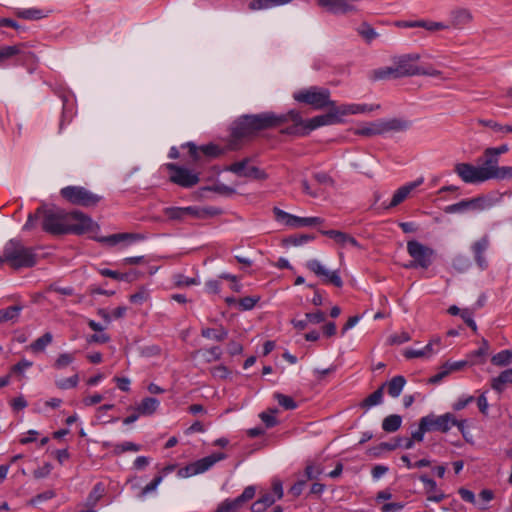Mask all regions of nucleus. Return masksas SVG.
I'll return each instance as SVG.
<instances>
[{"mask_svg":"<svg viewBox=\"0 0 512 512\" xmlns=\"http://www.w3.org/2000/svg\"><path fill=\"white\" fill-rule=\"evenodd\" d=\"M289 117L299 121L295 113L276 114L274 112H263L242 115L233 122L231 135L234 139L251 138L262 130L276 128L287 123Z\"/></svg>","mask_w":512,"mask_h":512,"instance_id":"nucleus-1","label":"nucleus"},{"mask_svg":"<svg viewBox=\"0 0 512 512\" xmlns=\"http://www.w3.org/2000/svg\"><path fill=\"white\" fill-rule=\"evenodd\" d=\"M329 112L324 115L315 116L309 120H303L300 113L296 110H290L288 113L297 114L299 121L293 118H288L287 122H292L293 125L282 130V133L289 135L305 136L310 131L315 130L321 126L332 125L342 121L337 113L336 106L330 107Z\"/></svg>","mask_w":512,"mask_h":512,"instance_id":"nucleus-2","label":"nucleus"},{"mask_svg":"<svg viewBox=\"0 0 512 512\" xmlns=\"http://www.w3.org/2000/svg\"><path fill=\"white\" fill-rule=\"evenodd\" d=\"M4 259L14 269L33 267L37 257L32 247H26L20 240H9L4 248Z\"/></svg>","mask_w":512,"mask_h":512,"instance_id":"nucleus-3","label":"nucleus"},{"mask_svg":"<svg viewBox=\"0 0 512 512\" xmlns=\"http://www.w3.org/2000/svg\"><path fill=\"white\" fill-rule=\"evenodd\" d=\"M293 97L296 101L308 104L316 110L336 106L335 102L330 99V91L322 87L311 86L302 89L296 92Z\"/></svg>","mask_w":512,"mask_h":512,"instance_id":"nucleus-4","label":"nucleus"},{"mask_svg":"<svg viewBox=\"0 0 512 512\" xmlns=\"http://www.w3.org/2000/svg\"><path fill=\"white\" fill-rule=\"evenodd\" d=\"M68 212L60 208H45L43 211L42 228L53 235L67 234Z\"/></svg>","mask_w":512,"mask_h":512,"instance_id":"nucleus-5","label":"nucleus"},{"mask_svg":"<svg viewBox=\"0 0 512 512\" xmlns=\"http://www.w3.org/2000/svg\"><path fill=\"white\" fill-rule=\"evenodd\" d=\"M60 195L73 205L92 207L101 200V196L82 186H67L60 190Z\"/></svg>","mask_w":512,"mask_h":512,"instance_id":"nucleus-6","label":"nucleus"},{"mask_svg":"<svg viewBox=\"0 0 512 512\" xmlns=\"http://www.w3.org/2000/svg\"><path fill=\"white\" fill-rule=\"evenodd\" d=\"M407 252L413 258V261L407 265L408 268L427 269L432 264L434 250L416 240L407 242Z\"/></svg>","mask_w":512,"mask_h":512,"instance_id":"nucleus-7","label":"nucleus"},{"mask_svg":"<svg viewBox=\"0 0 512 512\" xmlns=\"http://www.w3.org/2000/svg\"><path fill=\"white\" fill-rule=\"evenodd\" d=\"M165 168L170 171L169 180L183 188H191L200 181L198 173L175 163H166Z\"/></svg>","mask_w":512,"mask_h":512,"instance_id":"nucleus-8","label":"nucleus"},{"mask_svg":"<svg viewBox=\"0 0 512 512\" xmlns=\"http://www.w3.org/2000/svg\"><path fill=\"white\" fill-rule=\"evenodd\" d=\"M492 198L481 196L472 199L462 200L458 203L448 205L444 208L447 214L464 213L466 211H482L489 209L494 205Z\"/></svg>","mask_w":512,"mask_h":512,"instance_id":"nucleus-9","label":"nucleus"},{"mask_svg":"<svg viewBox=\"0 0 512 512\" xmlns=\"http://www.w3.org/2000/svg\"><path fill=\"white\" fill-rule=\"evenodd\" d=\"M225 458L226 454L222 452L214 453L187 465L181 469L179 473L183 477H191L197 474H201L209 470L215 463L224 460Z\"/></svg>","mask_w":512,"mask_h":512,"instance_id":"nucleus-10","label":"nucleus"},{"mask_svg":"<svg viewBox=\"0 0 512 512\" xmlns=\"http://www.w3.org/2000/svg\"><path fill=\"white\" fill-rule=\"evenodd\" d=\"M420 60L418 53H411L400 56L395 61L396 77L420 75V66L416 63Z\"/></svg>","mask_w":512,"mask_h":512,"instance_id":"nucleus-11","label":"nucleus"},{"mask_svg":"<svg viewBox=\"0 0 512 512\" xmlns=\"http://www.w3.org/2000/svg\"><path fill=\"white\" fill-rule=\"evenodd\" d=\"M454 172L465 183L476 184L488 180L480 166L477 167L470 163H457Z\"/></svg>","mask_w":512,"mask_h":512,"instance_id":"nucleus-12","label":"nucleus"},{"mask_svg":"<svg viewBox=\"0 0 512 512\" xmlns=\"http://www.w3.org/2000/svg\"><path fill=\"white\" fill-rule=\"evenodd\" d=\"M249 162L250 158H244L241 161L231 164L229 167H227V170L240 177H248L256 180L267 179L268 176L265 171L259 169L256 166H248Z\"/></svg>","mask_w":512,"mask_h":512,"instance_id":"nucleus-13","label":"nucleus"},{"mask_svg":"<svg viewBox=\"0 0 512 512\" xmlns=\"http://www.w3.org/2000/svg\"><path fill=\"white\" fill-rule=\"evenodd\" d=\"M306 267L315 275L320 277L324 283L333 284L336 287H342L343 281L338 271H329L319 260L311 259L306 263Z\"/></svg>","mask_w":512,"mask_h":512,"instance_id":"nucleus-14","label":"nucleus"},{"mask_svg":"<svg viewBox=\"0 0 512 512\" xmlns=\"http://www.w3.org/2000/svg\"><path fill=\"white\" fill-rule=\"evenodd\" d=\"M92 219L80 211H72L68 213L67 218V234H83L92 228Z\"/></svg>","mask_w":512,"mask_h":512,"instance_id":"nucleus-15","label":"nucleus"},{"mask_svg":"<svg viewBox=\"0 0 512 512\" xmlns=\"http://www.w3.org/2000/svg\"><path fill=\"white\" fill-rule=\"evenodd\" d=\"M422 418L426 420L429 431H439L442 433H447L453 426V423H455V415L452 413H445L440 416L429 414Z\"/></svg>","mask_w":512,"mask_h":512,"instance_id":"nucleus-16","label":"nucleus"},{"mask_svg":"<svg viewBox=\"0 0 512 512\" xmlns=\"http://www.w3.org/2000/svg\"><path fill=\"white\" fill-rule=\"evenodd\" d=\"M489 247L490 237L487 234L483 235L480 239L471 245V251L473 253L474 260L481 270H486L488 268V261L485 257V252Z\"/></svg>","mask_w":512,"mask_h":512,"instance_id":"nucleus-17","label":"nucleus"},{"mask_svg":"<svg viewBox=\"0 0 512 512\" xmlns=\"http://www.w3.org/2000/svg\"><path fill=\"white\" fill-rule=\"evenodd\" d=\"M473 15L467 8L457 7L449 12L448 28L463 29L466 25L471 23Z\"/></svg>","mask_w":512,"mask_h":512,"instance_id":"nucleus-18","label":"nucleus"},{"mask_svg":"<svg viewBox=\"0 0 512 512\" xmlns=\"http://www.w3.org/2000/svg\"><path fill=\"white\" fill-rule=\"evenodd\" d=\"M183 147H187L189 149V154L194 161H198L200 159V153L212 158H216L223 153V150L215 144H207L197 147L194 143L188 142L183 145Z\"/></svg>","mask_w":512,"mask_h":512,"instance_id":"nucleus-19","label":"nucleus"},{"mask_svg":"<svg viewBox=\"0 0 512 512\" xmlns=\"http://www.w3.org/2000/svg\"><path fill=\"white\" fill-rule=\"evenodd\" d=\"M422 183H423V179L420 178L414 182L406 184V185L400 187L399 189H397L392 197L390 204L387 206V208H392V207L399 205L401 202H403L407 198V196L411 193L412 190H414L416 187H418Z\"/></svg>","mask_w":512,"mask_h":512,"instance_id":"nucleus-20","label":"nucleus"},{"mask_svg":"<svg viewBox=\"0 0 512 512\" xmlns=\"http://www.w3.org/2000/svg\"><path fill=\"white\" fill-rule=\"evenodd\" d=\"M419 479L425 486L426 493L428 494L427 499L429 501L441 502L445 498V495L437 489V484L433 479L426 475H421Z\"/></svg>","mask_w":512,"mask_h":512,"instance_id":"nucleus-21","label":"nucleus"},{"mask_svg":"<svg viewBox=\"0 0 512 512\" xmlns=\"http://www.w3.org/2000/svg\"><path fill=\"white\" fill-rule=\"evenodd\" d=\"M339 118L345 115L368 113L374 110L373 106L367 104H345L336 106Z\"/></svg>","mask_w":512,"mask_h":512,"instance_id":"nucleus-22","label":"nucleus"},{"mask_svg":"<svg viewBox=\"0 0 512 512\" xmlns=\"http://www.w3.org/2000/svg\"><path fill=\"white\" fill-rule=\"evenodd\" d=\"M383 134L395 131H405L410 127V122L401 118L380 119Z\"/></svg>","mask_w":512,"mask_h":512,"instance_id":"nucleus-23","label":"nucleus"},{"mask_svg":"<svg viewBox=\"0 0 512 512\" xmlns=\"http://www.w3.org/2000/svg\"><path fill=\"white\" fill-rule=\"evenodd\" d=\"M498 157L499 156H496V154H494V153L490 154L489 148L485 149V151H484L485 160L483 162V165L480 167H481L482 171H484V174L488 180L492 179L494 177L492 175L500 167V166H498V162H499Z\"/></svg>","mask_w":512,"mask_h":512,"instance_id":"nucleus-24","label":"nucleus"},{"mask_svg":"<svg viewBox=\"0 0 512 512\" xmlns=\"http://www.w3.org/2000/svg\"><path fill=\"white\" fill-rule=\"evenodd\" d=\"M354 134L358 136L372 137L376 135H382V125L381 120L378 119L376 121L367 123L361 127H358L354 130Z\"/></svg>","mask_w":512,"mask_h":512,"instance_id":"nucleus-25","label":"nucleus"},{"mask_svg":"<svg viewBox=\"0 0 512 512\" xmlns=\"http://www.w3.org/2000/svg\"><path fill=\"white\" fill-rule=\"evenodd\" d=\"M406 384V379L402 375L394 376L390 381L384 383V387H387V393L393 397L397 398L400 396L404 386Z\"/></svg>","mask_w":512,"mask_h":512,"instance_id":"nucleus-26","label":"nucleus"},{"mask_svg":"<svg viewBox=\"0 0 512 512\" xmlns=\"http://www.w3.org/2000/svg\"><path fill=\"white\" fill-rule=\"evenodd\" d=\"M160 405L158 399L153 397L144 398L141 403L137 406L136 410L139 414L148 416L156 412Z\"/></svg>","mask_w":512,"mask_h":512,"instance_id":"nucleus-27","label":"nucleus"},{"mask_svg":"<svg viewBox=\"0 0 512 512\" xmlns=\"http://www.w3.org/2000/svg\"><path fill=\"white\" fill-rule=\"evenodd\" d=\"M512 384V368L501 372L491 380V387L497 392H502L506 384Z\"/></svg>","mask_w":512,"mask_h":512,"instance_id":"nucleus-28","label":"nucleus"},{"mask_svg":"<svg viewBox=\"0 0 512 512\" xmlns=\"http://www.w3.org/2000/svg\"><path fill=\"white\" fill-rule=\"evenodd\" d=\"M23 306L13 305L0 310V323L16 322L20 316Z\"/></svg>","mask_w":512,"mask_h":512,"instance_id":"nucleus-29","label":"nucleus"},{"mask_svg":"<svg viewBox=\"0 0 512 512\" xmlns=\"http://www.w3.org/2000/svg\"><path fill=\"white\" fill-rule=\"evenodd\" d=\"M201 336L206 339H213L215 341L222 342L227 338L228 330L223 326H220L217 329L206 327L201 330Z\"/></svg>","mask_w":512,"mask_h":512,"instance_id":"nucleus-30","label":"nucleus"},{"mask_svg":"<svg viewBox=\"0 0 512 512\" xmlns=\"http://www.w3.org/2000/svg\"><path fill=\"white\" fill-rule=\"evenodd\" d=\"M53 341V335L50 332H46L41 337L37 338L35 341H33L29 346L28 349H30L33 353H40L44 352L46 347L50 345Z\"/></svg>","mask_w":512,"mask_h":512,"instance_id":"nucleus-31","label":"nucleus"},{"mask_svg":"<svg viewBox=\"0 0 512 512\" xmlns=\"http://www.w3.org/2000/svg\"><path fill=\"white\" fill-rule=\"evenodd\" d=\"M292 0H252L249 3L250 10H263L275 6L285 5Z\"/></svg>","mask_w":512,"mask_h":512,"instance_id":"nucleus-32","label":"nucleus"},{"mask_svg":"<svg viewBox=\"0 0 512 512\" xmlns=\"http://www.w3.org/2000/svg\"><path fill=\"white\" fill-rule=\"evenodd\" d=\"M323 222L324 219L320 217H298L294 215L290 227L299 228L307 226H316L322 224Z\"/></svg>","mask_w":512,"mask_h":512,"instance_id":"nucleus-33","label":"nucleus"},{"mask_svg":"<svg viewBox=\"0 0 512 512\" xmlns=\"http://www.w3.org/2000/svg\"><path fill=\"white\" fill-rule=\"evenodd\" d=\"M105 494V486L102 483H96L87 497L86 505L88 509H94V506Z\"/></svg>","mask_w":512,"mask_h":512,"instance_id":"nucleus-34","label":"nucleus"},{"mask_svg":"<svg viewBox=\"0 0 512 512\" xmlns=\"http://www.w3.org/2000/svg\"><path fill=\"white\" fill-rule=\"evenodd\" d=\"M489 343L487 340L483 339L482 342H481V345L480 347L471 352L469 354V358L471 359V363L472 364H478V363H483L485 361V358L489 352Z\"/></svg>","mask_w":512,"mask_h":512,"instance_id":"nucleus-35","label":"nucleus"},{"mask_svg":"<svg viewBox=\"0 0 512 512\" xmlns=\"http://www.w3.org/2000/svg\"><path fill=\"white\" fill-rule=\"evenodd\" d=\"M195 355L201 356L206 363L217 361L221 358L222 351L220 347L214 346L209 349H201L195 352Z\"/></svg>","mask_w":512,"mask_h":512,"instance_id":"nucleus-36","label":"nucleus"},{"mask_svg":"<svg viewBox=\"0 0 512 512\" xmlns=\"http://www.w3.org/2000/svg\"><path fill=\"white\" fill-rule=\"evenodd\" d=\"M402 423V417L397 414H392L384 418L382 422V429L385 432H395L397 431Z\"/></svg>","mask_w":512,"mask_h":512,"instance_id":"nucleus-37","label":"nucleus"},{"mask_svg":"<svg viewBox=\"0 0 512 512\" xmlns=\"http://www.w3.org/2000/svg\"><path fill=\"white\" fill-rule=\"evenodd\" d=\"M23 48H24L23 44L1 47L0 48V64H2L4 61H6L7 59H9L13 56L21 55Z\"/></svg>","mask_w":512,"mask_h":512,"instance_id":"nucleus-38","label":"nucleus"},{"mask_svg":"<svg viewBox=\"0 0 512 512\" xmlns=\"http://www.w3.org/2000/svg\"><path fill=\"white\" fill-rule=\"evenodd\" d=\"M383 389L384 385H381L376 391H374L372 394L366 397L362 402V406L366 408H371L373 406L381 404L383 400Z\"/></svg>","mask_w":512,"mask_h":512,"instance_id":"nucleus-39","label":"nucleus"},{"mask_svg":"<svg viewBox=\"0 0 512 512\" xmlns=\"http://www.w3.org/2000/svg\"><path fill=\"white\" fill-rule=\"evenodd\" d=\"M495 366H507L512 363V350L506 349L498 352L491 358Z\"/></svg>","mask_w":512,"mask_h":512,"instance_id":"nucleus-40","label":"nucleus"},{"mask_svg":"<svg viewBox=\"0 0 512 512\" xmlns=\"http://www.w3.org/2000/svg\"><path fill=\"white\" fill-rule=\"evenodd\" d=\"M478 123L480 125H483L485 127H489L495 132H501V133H512V126L511 125H501L500 123L491 120V119H479Z\"/></svg>","mask_w":512,"mask_h":512,"instance_id":"nucleus-41","label":"nucleus"},{"mask_svg":"<svg viewBox=\"0 0 512 512\" xmlns=\"http://www.w3.org/2000/svg\"><path fill=\"white\" fill-rule=\"evenodd\" d=\"M357 32L368 43H371L374 39H376L379 36L375 29L372 28L371 25H369L366 22L362 23L357 28Z\"/></svg>","mask_w":512,"mask_h":512,"instance_id":"nucleus-42","label":"nucleus"},{"mask_svg":"<svg viewBox=\"0 0 512 512\" xmlns=\"http://www.w3.org/2000/svg\"><path fill=\"white\" fill-rule=\"evenodd\" d=\"M18 17L26 20H38L44 18L46 15L41 9L29 8L22 9L17 12Z\"/></svg>","mask_w":512,"mask_h":512,"instance_id":"nucleus-43","label":"nucleus"},{"mask_svg":"<svg viewBox=\"0 0 512 512\" xmlns=\"http://www.w3.org/2000/svg\"><path fill=\"white\" fill-rule=\"evenodd\" d=\"M139 239H141V236L137 235V234L118 233V234L110 235L107 238V241L114 245V244H117V243H120L123 241H127V242L131 243V242H134Z\"/></svg>","mask_w":512,"mask_h":512,"instance_id":"nucleus-44","label":"nucleus"},{"mask_svg":"<svg viewBox=\"0 0 512 512\" xmlns=\"http://www.w3.org/2000/svg\"><path fill=\"white\" fill-rule=\"evenodd\" d=\"M173 282L178 288L199 284V280L197 278H190L180 273L173 276Z\"/></svg>","mask_w":512,"mask_h":512,"instance_id":"nucleus-45","label":"nucleus"},{"mask_svg":"<svg viewBox=\"0 0 512 512\" xmlns=\"http://www.w3.org/2000/svg\"><path fill=\"white\" fill-rule=\"evenodd\" d=\"M164 214L170 220H185L184 207H167L164 209Z\"/></svg>","mask_w":512,"mask_h":512,"instance_id":"nucleus-46","label":"nucleus"},{"mask_svg":"<svg viewBox=\"0 0 512 512\" xmlns=\"http://www.w3.org/2000/svg\"><path fill=\"white\" fill-rule=\"evenodd\" d=\"M43 211H44V207L42 206V207H39L35 211V213L29 214L28 219L23 226V230H26V231L32 230L36 226L37 221L41 218L43 219Z\"/></svg>","mask_w":512,"mask_h":512,"instance_id":"nucleus-47","label":"nucleus"},{"mask_svg":"<svg viewBox=\"0 0 512 512\" xmlns=\"http://www.w3.org/2000/svg\"><path fill=\"white\" fill-rule=\"evenodd\" d=\"M337 244L341 247L352 246L355 248H361L359 242L351 235L341 232L339 238L337 239Z\"/></svg>","mask_w":512,"mask_h":512,"instance_id":"nucleus-48","label":"nucleus"},{"mask_svg":"<svg viewBox=\"0 0 512 512\" xmlns=\"http://www.w3.org/2000/svg\"><path fill=\"white\" fill-rule=\"evenodd\" d=\"M373 78L376 80L387 79V78H397L395 66L394 67H384L377 69L373 72Z\"/></svg>","mask_w":512,"mask_h":512,"instance_id":"nucleus-49","label":"nucleus"},{"mask_svg":"<svg viewBox=\"0 0 512 512\" xmlns=\"http://www.w3.org/2000/svg\"><path fill=\"white\" fill-rule=\"evenodd\" d=\"M75 359V356L73 353H61L55 363H54V367L56 369H63L67 366H69Z\"/></svg>","mask_w":512,"mask_h":512,"instance_id":"nucleus-50","label":"nucleus"},{"mask_svg":"<svg viewBox=\"0 0 512 512\" xmlns=\"http://www.w3.org/2000/svg\"><path fill=\"white\" fill-rule=\"evenodd\" d=\"M141 450V446L130 441H126L114 446V452L117 454L132 451L138 452Z\"/></svg>","mask_w":512,"mask_h":512,"instance_id":"nucleus-51","label":"nucleus"},{"mask_svg":"<svg viewBox=\"0 0 512 512\" xmlns=\"http://www.w3.org/2000/svg\"><path fill=\"white\" fill-rule=\"evenodd\" d=\"M185 219L187 218H204L207 216V212L197 206L184 207Z\"/></svg>","mask_w":512,"mask_h":512,"instance_id":"nucleus-52","label":"nucleus"},{"mask_svg":"<svg viewBox=\"0 0 512 512\" xmlns=\"http://www.w3.org/2000/svg\"><path fill=\"white\" fill-rule=\"evenodd\" d=\"M255 492H256V489L254 486H247L244 491L242 492L241 495H239L238 497H236L234 500L236 501V503L239 505V507L241 508V506L251 500L254 496H255Z\"/></svg>","mask_w":512,"mask_h":512,"instance_id":"nucleus-53","label":"nucleus"},{"mask_svg":"<svg viewBox=\"0 0 512 512\" xmlns=\"http://www.w3.org/2000/svg\"><path fill=\"white\" fill-rule=\"evenodd\" d=\"M240 509L234 499H226L220 503L215 512H237Z\"/></svg>","mask_w":512,"mask_h":512,"instance_id":"nucleus-54","label":"nucleus"},{"mask_svg":"<svg viewBox=\"0 0 512 512\" xmlns=\"http://www.w3.org/2000/svg\"><path fill=\"white\" fill-rule=\"evenodd\" d=\"M78 382H79V377L77 374H75L71 377L63 378V379L56 381V386L60 389L65 390V389H70V388L76 387Z\"/></svg>","mask_w":512,"mask_h":512,"instance_id":"nucleus-55","label":"nucleus"},{"mask_svg":"<svg viewBox=\"0 0 512 512\" xmlns=\"http://www.w3.org/2000/svg\"><path fill=\"white\" fill-rule=\"evenodd\" d=\"M260 300L259 296H246L238 301V305L241 310H251L255 307L257 302Z\"/></svg>","mask_w":512,"mask_h":512,"instance_id":"nucleus-56","label":"nucleus"},{"mask_svg":"<svg viewBox=\"0 0 512 512\" xmlns=\"http://www.w3.org/2000/svg\"><path fill=\"white\" fill-rule=\"evenodd\" d=\"M419 27L424 28L428 31H438L448 29V25L443 22L424 21L419 20Z\"/></svg>","mask_w":512,"mask_h":512,"instance_id":"nucleus-57","label":"nucleus"},{"mask_svg":"<svg viewBox=\"0 0 512 512\" xmlns=\"http://www.w3.org/2000/svg\"><path fill=\"white\" fill-rule=\"evenodd\" d=\"M275 397H276L279 405L287 410H293L297 407L296 402L290 396H286V395L278 393V394H276Z\"/></svg>","mask_w":512,"mask_h":512,"instance_id":"nucleus-58","label":"nucleus"},{"mask_svg":"<svg viewBox=\"0 0 512 512\" xmlns=\"http://www.w3.org/2000/svg\"><path fill=\"white\" fill-rule=\"evenodd\" d=\"M149 298V292L145 288H141L136 293L132 294L130 296V301L133 304L142 305L144 302H146Z\"/></svg>","mask_w":512,"mask_h":512,"instance_id":"nucleus-59","label":"nucleus"},{"mask_svg":"<svg viewBox=\"0 0 512 512\" xmlns=\"http://www.w3.org/2000/svg\"><path fill=\"white\" fill-rule=\"evenodd\" d=\"M275 412L276 410L264 411L259 415L260 419L263 421L267 428H272L277 425L278 421L274 415Z\"/></svg>","mask_w":512,"mask_h":512,"instance_id":"nucleus-60","label":"nucleus"},{"mask_svg":"<svg viewBox=\"0 0 512 512\" xmlns=\"http://www.w3.org/2000/svg\"><path fill=\"white\" fill-rule=\"evenodd\" d=\"M429 431L427 427L426 420L421 418L419 422V427L416 431L412 433L411 438L413 441L421 442L424 439L425 432Z\"/></svg>","mask_w":512,"mask_h":512,"instance_id":"nucleus-61","label":"nucleus"},{"mask_svg":"<svg viewBox=\"0 0 512 512\" xmlns=\"http://www.w3.org/2000/svg\"><path fill=\"white\" fill-rule=\"evenodd\" d=\"M492 176L497 180L512 179V166H501Z\"/></svg>","mask_w":512,"mask_h":512,"instance_id":"nucleus-62","label":"nucleus"},{"mask_svg":"<svg viewBox=\"0 0 512 512\" xmlns=\"http://www.w3.org/2000/svg\"><path fill=\"white\" fill-rule=\"evenodd\" d=\"M273 212L277 221L284 222L287 226L290 227L294 215L289 214L277 207L273 209Z\"/></svg>","mask_w":512,"mask_h":512,"instance_id":"nucleus-63","label":"nucleus"},{"mask_svg":"<svg viewBox=\"0 0 512 512\" xmlns=\"http://www.w3.org/2000/svg\"><path fill=\"white\" fill-rule=\"evenodd\" d=\"M33 363L29 360L22 359L12 367V372L22 376L24 372L32 367Z\"/></svg>","mask_w":512,"mask_h":512,"instance_id":"nucleus-64","label":"nucleus"}]
</instances>
